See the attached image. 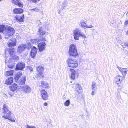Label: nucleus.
<instances>
[{
	"mask_svg": "<svg viewBox=\"0 0 128 128\" xmlns=\"http://www.w3.org/2000/svg\"><path fill=\"white\" fill-rule=\"evenodd\" d=\"M8 46L10 47L9 49L14 48L13 47L16 45V40L14 38H12L8 41Z\"/></svg>",
	"mask_w": 128,
	"mask_h": 128,
	"instance_id": "nucleus-8",
	"label": "nucleus"
},
{
	"mask_svg": "<svg viewBox=\"0 0 128 128\" xmlns=\"http://www.w3.org/2000/svg\"><path fill=\"white\" fill-rule=\"evenodd\" d=\"M2 0H0V2Z\"/></svg>",
	"mask_w": 128,
	"mask_h": 128,
	"instance_id": "nucleus-50",
	"label": "nucleus"
},
{
	"mask_svg": "<svg viewBox=\"0 0 128 128\" xmlns=\"http://www.w3.org/2000/svg\"><path fill=\"white\" fill-rule=\"evenodd\" d=\"M14 64H10L8 65V67L10 68H12L14 67Z\"/></svg>",
	"mask_w": 128,
	"mask_h": 128,
	"instance_id": "nucleus-38",
	"label": "nucleus"
},
{
	"mask_svg": "<svg viewBox=\"0 0 128 128\" xmlns=\"http://www.w3.org/2000/svg\"><path fill=\"white\" fill-rule=\"evenodd\" d=\"M26 128H36V127L34 126H29L28 125L26 126Z\"/></svg>",
	"mask_w": 128,
	"mask_h": 128,
	"instance_id": "nucleus-39",
	"label": "nucleus"
},
{
	"mask_svg": "<svg viewBox=\"0 0 128 128\" xmlns=\"http://www.w3.org/2000/svg\"><path fill=\"white\" fill-rule=\"evenodd\" d=\"M45 32L43 30L42 28H40L37 33V34L40 36H42L45 34Z\"/></svg>",
	"mask_w": 128,
	"mask_h": 128,
	"instance_id": "nucleus-23",
	"label": "nucleus"
},
{
	"mask_svg": "<svg viewBox=\"0 0 128 128\" xmlns=\"http://www.w3.org/2000/svg\"><path fill=\"white\" fill-rule=\"evenodd\" d=\"M68 53L69 55L74 57L78 55L76 46L74 44L70 45L69 47Z\"/></svg>",
	"mask_w": 128,
	"mask_h": 128,
	"instance_id": "nucleus-3",
	"label": "nucleus"
},
{
	"mask_svg": "<svg viewBox=\"0 0 128 128\" xmlns=\"http://www.w3.org/2000/svg\"><path fill=\"white\" fill-rule=\"evenodd\" d=\"M124 77L121 76H116L115 77V82L117 84H120L121 83L122 80H123Z\"/></svg>",
	"mask_w": 128,
	"mask_h": 128,
	"instance_id": "nucleus-15",
	"label": "nucleus"
},
{
	"mask_svg": "<svg viewBox=\"0 0 128 128\" xmlns=\"http://www.w3.org/2000/svg\"><path fill=\"white\" fill-rule=\"evenodd\" d=\"M94 91L95 90H93L92 92V95H94L95 94V92H94Z\"/></svg>",
	"mask_w": 128,
	"mask_h": 128,
	"instance_id": "nucleus-41",
	"label": "nucleus"
},
{
	"mask_svg": "<svg viewBox=\"0 0 128 128\" xmlns=\"http://www.w3.org/2000/svg\"><path fill=\"white\" fill-rule=\"evenodd\" d=\"M40 10V9L38 8H33L31 9V11L32 12L35 11L36 12H38Z\"/></svg>",
	"mask_w": 128,
	"mask_h": 128,
	"instance_id": "nucleus-37",
	"label": "nucleus"
},
{
	"mask_svg": "<svg viewBox=\"0 0 128 128\" xmlns=\"http://www.w3.org/2000/svg\"><path fill=\"white\" fill-rule=\"evenodd\" d=\"M2 38V36L0 34V39H1Z\"/></svg>",
	"mask_w": 128,
	"mask_h": 128,
	"instance_id": "nucleus-49",
	"label": "nucleus"
},
{
	"mask_svg": "<svg viewBox=\"0 0 128 128\" xmlns=\"http://www.w3.org/2000/svg\"><path fill=\"white\" fill-rule=\"evenodd\" d=\"M44 105L45 106H46L48 105V103L46 102H45L44 104Z\"/></svg>",
	"mask_w": 128,
	"mask_h": 128,
	"instance_id": "nucleus-43",
	"label": "nucleus"
},
{
	"mask_svg": "<svg viewBox=\"0 0 128 128\" xmlns=\"http://www.w3.org/2000/svg\"><path fill=\"white\" fill-rule=\"evenodd\" d=\"M91 86L92 90H96L97 89L96 84L95 82H92Z\"/></svg>",
	"mask_w": 128,
	"mask_h": 128,
	"instance_id": "nucleus-29",
	"label": "nucleus"
},
{
	"mask_svg": "<svg viewBox=\"0 0 128 128\" xmlns=\"http://www.w3.org/2000/svg\"><path fill=\"white\" fill-rule=\"evenodd\" d=\"M40 96L42 99L44 100L48 99V94L47 92L44 90L40 91Z\"/></svg>",
	"mask_w": 128,
	"mask_h": 128,
	"instance_id": "nucleus-9",
	"label": "nucleus"
},
{
	"mask_svg": "<svg viewBox=\"0 0 128 128\" xmlns=\"http://www.w3.org/2000/svg\"><path fill=\"white\" fill-rule=\"evenodd\" d=\"M40 86L42 88H48L49 86V84L46 82L42 81Z\"/></svg>",
	"mask_w": 128,
	"mask_h": 128,
	"instance_id": "nucleus-24",
	"label": "nucleus"
},
{
	"mask_svg": "<svg viewBox=\"0 0 128 128\" xmlns=\"http://www.w3.org/2000/svg\"><path fill=\"white\" fill-rule=\"evenodd\" d=\"M75 85L76 88H78L81 86L79 84H75Z\"/></svg>",
	"mask_w": 128,
	"mask_h": 128,
	"instance_id": "nucleus-40",
	"label": "nucleus"
},
{
	"mask_svg": "<svg viewBox=\"0 0 128 128\" xmlns=\"http://www.w3.org/2000/svg\"><path fill=\"white\" fill-rule=\"evenodd\" d=\"M9 95L10 96H13V95H12L10 93H9Z\"/></svg>",
	"mask_w": 128,
	"mask_h": 128,
	"instance_id": "nucleus-45",
	"label": "nucleus"
},
{
	"mask_svg": "<svg viewBox=\"0 0 128 128\" xmlns=\"http://www.w3.org/2000/svg\"><path fill=\"white\" fill-rule=\"evenodd\" d=\"M24 14L21 15L20 16H16L15 17V20L16 21L20 22H24Z\"/></svg>",
	"mask_w": 128,
	"mask_h": 128,
	"instance_id": "nucleus-18",
	"label": "nucleus"
},
{
	"mask_svg": "<svg viewBox=\"0 0 128 128\" xmlns=\"http://www.w3.org/2000/svg\"><path fill=\"white\" fill-rule=\"evenodd\" d=\"M75 90L79 94L80 93L82 92V90L81 86L78 88H76Z\"/></svg>",
	"mask_w": 128,
	"mask_h": 128,
	"instance_id": "nucleus-32",
	"label": "nucleus"
},
{
	"mask_svg": "<svg viewBox=\"0 0 128 128\" xmlns=\"http://www.w3.org/2000/svg\"><path fill=\"white\" fill-rule=\"evenodd\" d=\"M80 24L82 28L86 27V28H92L93 27L91 24L89 26H88L85 22L83 21L81 22H80Z\"/></svg>",
	"mask_w": 128,
	"mask_h": 128,
	"instance_id": "nucleus-20",
	"label": "nucleus"
},
{
	"mask_svg": "<svg viewBox=\"0 0 128 128\" xmlns=\"http://www.w3.org/2000/svg\"><path fill=\"white\" fill-rule=\"evenodd\" d=\"M26 78L25 76L21 78L19 81V84L20 85H23L25 84V82L26 81Z\"/></svg>",
	"mask_w": 128,
	"mask_h": 128,
	"instance_id": "nucleus-28",
	"label": "nucleus"
},
{
	"mask_svg": "<svg viewBox=\"0 0 128 128\" xmlns=\"http://www.w3.org/2000/svg\"><path fill=\"white\" fill-rule=\"evenodd\" d=\"M25 64L23 62H18L16 65V68L15 70H22L25 67Z\"/></svg>",
	"mask_w": 128,
	"mask_h": 128,
	"instance_id": "nucleus-10",
	"label": "nucleus"
},
{
	"mask_svg": "<svg viewBox=\"0 0 128 128\" xmlns=\"http://www.w3.org/2000/svg\"><path fill=\"white\" fill-rule=\"evenodd\" d=\"M44 69V68L41 66H39L37 67V70L38 71V72L36 75L37 78H42L44 76L42 75V72Z\"/></svg>",
	"mask_w": 128,
	"mask_h": 128,
	"instance_id": "nucleus-7",
	"label": "nucleus"
},
{
	"mask_svg": "<svg viewBox=\"0 0 128 128\" xmlns=\"http://www.w3.org/2000/svg\"><path fill=\"white\" fill-rule=\"evenodd\" d=\"M9 50L10 56L14 60L16 61L19 60V57L18 56L15 55L16 52L14 51V48L11 49L9 48Z\"/></svg>",
	"mask_w": 128,
	"mask_h": 128,
	"instance_id": "nucleus-4",
	"label": "nucleus"
},
{
	"mask_svg": "<svg viewBox=\"0 0 128 128\" xmlns=\"http://www.w3.org/2000/svg\"><path fill=\"white\" fill-rule=\"evenodd\" d=\"M124 24L126 25L128 24V20H126L124 22Z\"/></svg>",
	"mask_w": 128,
	"mask_h": 128,
	"instance_id": "nucleus-42",
	"label": "nucleus"
},
{
	"mask_svg": "<svg viewBox=\"0 0 128 128\" xmlns=\"http://www.w3.org/2000/svg\"><path fill=\"white\" fill-rule=\"evenodd\" d=\"M126 34L128 36V31L126 32Z\"/></svg>",
	"mask_w": 128,
	"mask_h": 128,
	"instance_id": "nucleus-47",
	"label": "nucleus"
},
{
	"mask_svg": "<svg viewBox=\"0 0 128 128\" xmlns=\"http://www.w3.org/2000/svg\"><path fill=\"white\" fill-rule=\"evenodd\" d=\"M15 30L14 28L8 26H6V30L3 32V34L6 38H7L13 35Z\"/></svg>",
	"mask_w": 128,
	"mask_h": 128,
	"instance_id": "nucleus-2",
	"label": "nucleus"
},
{
	"mask_svg": "<svg viewBox=\"0 0 128 128\" xmlns=\"http://www.w3.org/2000/svg\"><path fill=\"white\" fill-rule=\"evenodd\" d=\"M18 87L17 85L15 84H14L10 87V90L14 92L16 90Z\"/></svg>",
	"mask_w": 128,
	"mask_h": 128,
	"instance_id": "nucleus-27",
	"label": "nucleus"
},
{
	"mask_svg": "<svg viewBox=\"0 0 128 128\" xmlns=\"http://www.w3.org/2000/svg\"><path fill=\"white\" fill-rule=\"evenodd\" d=\"M73 34L74 35V39L76 40H78L79 37H80L84 39V41L87 40L85 34L82 32L81 30L79 28H76L73 31Z\"/></svg>",
	"mask_w": 128,
	"mask_h": 128,
	"instance_id": "nucleus-1",
	"label": "nucleus"
},
{
	"mask_svg": "<svg viewBox=\"0 0 128 128\" xmlns=\"http://www.w3.org/2000/svg\"><path fill=\"white\" fill-rule=\"evenodd\" d=\"M11 115V114H10V115L6 116H2V118H4V119L5 120L6 119H7L10 120L11 121L14 122H15V120L14 118L12 117L11 116H10Z\"/></svg>",
	"mask_w": 128,
	"mask_h": 128,
	"instance_id": "nucleus-19",
	"label": "nucleus"
},
{
	"mask_svg": "<svg viewBox=\"0 0 128 128\" xmlns=\"http://www.w3.org/2000/svg\"><path fill=\"white\" fill-rule=\"evenodd\" d=\"M2 110V113L4 114L2 116H9L10 114H11V113L10 111L5 104L4 105Z\"/></svg>",
	"mask_w": 128,
	"mask_h": 128,
	"instance_id": "nucleus-6",
	"label": "nucleus"
},
{
	"mask_svg": "<svg viewBox=\"0 0 128 128\" xmlns=\"http://www.w3.org/2000/svg\"><path fill=\"white\" fill-rule=\"evenodd\" d=\"M25 45H26V48L28 50L30 49L32 46L31 43L29 42H28L27 44Z\"/></svg>",
	"mask_w": 128,
	"mask_h": 128,
	"instance_id": "nucleus-33",
	"label": "nucleus"
},
{
	"mask_svg": "<svg viewBox=\"0 0 128 128\" xmlns=\"http://www.w3.org/2000/svg\"><path fill=\"white\" fill-rule=\"evenodd\" d=\"M39 42V40L38 39H36L34 40H32L31 42H33V43H38Z\"/></svg>",
	"mask_w": 128,
	"mask_h": 128,
	"instance_id": "nucleus-36",
	"label": "nucleus"
},
{
	"mask_svg": "<svg viewBox=\"0 0 128 128\" xmlns=\"http://www.w3.org/2000/svg\"><path fill=\"white\" fill-rule=\"evenodd\" d=\"M46 44L45 42H42L38 44V46L39 50L41 52L45 49Z\"/></svg>",
	"mask_w": 128,
	"mask_h": 128,
	"instance_id": "nucleus-14",
	"label": "nucleus"
},
{
	"mask_svg": "<svg viewBox=\"0 0 128 128\" xmlns=\"http://www.w3.org/2000/svg\"><path fill=\"white\" fill-rule=\"evenodd\" d=\"M120 68L119 69L120 71L122 72L123 76L124 77L125 76L127 73V69L126 68Z\"/></svg>",
	"mask_w": 128,
	"mask_h": 128,
	"instance_id": "nucleus-26",
	"label": "nucleus"
},
{
	"mask_svg": "<svg viewBox=\"0 0 128 128\" xmlns=\"http://www.w3.org/2000/svg\"><path fill=\"white\" fill-rule=\"evenodd\" d=\"M72 82L71 81V82H70V83H72Z\"/></svg>",
	"mask_w": 128,
	"mask_h": 128,
	"instance_id": "nucleus-51",
	"label": "nucleus"
},
{
	"mask_svg": "<svg viewBox=\"0 0 128 128\" xmlns=\"http://www.w3.org/2000/svg\"><path fill=\"white\" fill-rule=\"evenodd\" d=\"M66 98V97H64L63 96V99H65Z\"/></svg>",
	"mask_w": 128,
	"mask_h": 128,
	"instance_id": "nucleus-48",
	"label": "nucleus"
},
{
	"mask_svg": "<svg viewBox=\"0 0 128 128\" xmlns=\"http://www.w3.org/2000/svg\"><path fill=\"white\" fill-rule=\"evenodd\" d=\"M61 12H60V10H59L58 12V13H59V14H60Z\"/></svg>",
	"mask_w": 128,
	"mask_h": 128,
	"instance_id": "nucleus-46",
	"label": "nucleus"
},
{
	"mask_svg": "<svg viewBox=\"0 0 128 128\" xmlns=\"http://www.w3.org/2000/svg\"><path fill=\"white\" fill-rule=\"evenodd\" d=\"M68 71L69 73H70V72L71 73L70 75L71 78L73 80H74L75 77H76V71L74 70L69 68H68Z\"/></svg>",
	"mask_w": 128,
	"mask_h": 128,
	"instance_id": "nucleus-11",
	"label": "nucleus"
},
{
	"mask_svg": "<svg viewBox=\"0 0 128 128\" xmlns=\"http://www.w3.org/2000/svg\"><path fill=\"white\" fill-rule=\"evenodd\" d=\"M67 61L69 67L75 68L78 66L77 62L75 60L68 58Z\"/></svg>",
	"mask_w": 128,
	"mask_h": 128,
	"instance_id": "nucleus-5",
	"label": "nucleus"
},
{
	"mask_svg": "<svg viewBox=\"0 0 128 128\" xmlns=\"http://www.w3.org/2000/svg\"><path fill=\"white\" fill-rule=\"evenodd\" d=\"M20 88L24 92L27 94L30 93L32 91L31 88L28 85L25 86H21Z\"/></svg>",
	"mask_w": 128,
	"mask_h": 128,
	"instance_id": "nucleus-12",
	"label": "nucleus"
},
{
	"mask_svg": "<svg viewBox=\"0 0 128 128\" xmlns=\"http://www.w3.org/2000/svg\"><path fill=\"white\" fill-rule=\"evenodd\" d=\"M23 9L21 8H15L14 9L13 12L14 14H20L22 12Z\"/></svg>",
	"mask_w": 128,
	"mask_h": 128,
	"instance_id": "nucleus-22",
	"label": "nucleus"
},
{
	"mask_svg": "<svg viewBox=\"0 0 128 128\" xmlns=\"http://www.w3.org/2000/svg\"><path fill=\"white\" fill-rule=\"evenodd\" d=\"M70 101L69 100H67L64 102V105L66 106H68L70 104Z\"/></svg>",
	"mask_w": 128,
	"mask_h": 128,
	"instance_id": "nucleus-34",
	"label": "nucleus"
},
{
	"mask_svg": "<svg viewBox=\"0 0 128 128\" xmlns=\"http://www.w3.org/2000/svg\"><path fill=\"white\" fill-rule=\"evenodd\" d=\"M12 2L20 7H22L23 4L20 0H12Z\"/></svg>",
	"mask_w": 128,
	"mask_h": 128,
	"instance_id": "nucleus-16",
	"label": "nucleus"
},
{
	"mask_svg": "<svg viewBox=\"0 0 128 128\" xmlns=\"http://www.w3.org/2000/svg\"><path fill=\"white\" fill-rule=\"evenodd\" d=\"M37 48L34 46L33 47L30 51V56L32 58H34L37 52Z\"/></svg>",
	"mask_w": 128,
	"mask_h": 128,
	"instance_id": "nucleus-13",
	"label": "nucleus"
},
{
	"mask_svg": "<svg viewBox=\"0 0 128 128\" xmlns=\"http://www.w3.org/2000/svg\"><path fill=\"white\" fill-rule=\"evenodd\" d=\"M6 26L4 25H0V32H3L6 30Z\"/></svg>",
	"mask_w": 128,
	"mask_h": 128,
	"instance_id": "nucleus-31",
	"label": "nucleus"
},
{
	"mask_svg": "<svg viewBox=\"0 0 128 128\" xmlns=\"http://www.w3.org/2000/svg\"><path fill=\"white\" fill-rule=\"evenodd\" d=\"M42 41H45L46 40V39L45 38H43L42 39Z\"/></svg>",
	"mask_w": 128,
	"mask_h": 128,
	"instance_id": "nucleus-44",
	"label": "nucleus"
},
{
	"mask_svg": "<svg viewBox=\"0 0 128 128\" xmlns=\"http://www.w3.org/2000/svg\"><path fill=\"white\" fill-rule=\"evenodd\" d=\"M68 2L66 0L64 1L62 3V5L60 7V8L61 10H62L64 9V8L66 6Z\"/></svg>",
	"mask_w": 128,
	"mask_h": 128,
	"instance_id": "nucleus-25",
	"label": "nucleus"
},
{
	"mask_svg": "<svg viewBox=\"0 0 128 128\" xmlns=\"http://www.w3.org/2000/svg\"><path fill=\"white\" fill-rule=\"evenodd\" d=\"M13 82V78L12 77H10L7 78L5 82V84L8 85L10 84Z\"/></svg>",
	"mask_w": 128,
	"mask_h": 128,
	"instance_id": "nucleus-21",
	"label": "nucleus"
},
{
	"mask_svg": "<svg viewBox=\"0 0 128 128\" xmlns=\"http://www.w3.org/2000/svg\"><path fill=\"white\" fill-rule=\"evenodd\" d=\"M22 75V73L21 72H19L17 73L16 76V78H17L18 79L20 78V77Z\"/></svg>",
	"mask_w": 128,
	"mask_h": 128,
	"instance_id": "nucleus-35",
	"label": "nucleus"
},
{
	"mask_svg": "<svg viewBox=\"0 0 128 128\" xmlns=\"http://www.w3.org/2000/svg\"><path fill=\"white\" fill-rule=\"evenodd\" d=\"M14 71L13 70H11L10 71L6 72L5 73L6 76H7L12 75Z\"/></svg>",
	"mask_w": 128,
	"mask_h": 128,
	"instance_id": "nucleus-30",
	"label": "nucleus"
},
{
	"mask_svg": "<svg viewBox=\"0 0 128 128\" xmlns=\"http://www.w3.org/2000/svg\"><path fill=\"white\" fill-rule=\"evenodd\" d=\"M26 45L25 44H21L18 48V52L20 53L24 50L26 48Z\"/></svg>",
	"mask_w": 128,
	"mask_h": 128,
	"instance_id": "nucleus-17",
	"label": "nucleus"
}]
</instances>
